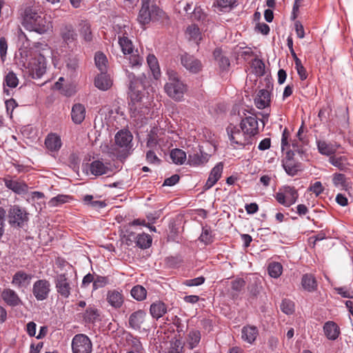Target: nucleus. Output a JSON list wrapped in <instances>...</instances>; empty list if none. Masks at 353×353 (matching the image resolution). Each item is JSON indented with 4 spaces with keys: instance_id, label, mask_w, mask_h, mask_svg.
Here are the masks:
<instances>
[{
    "instance_id": "31",
    "label": "nucleus",
    "mask_w": 353,
    "mask_h": 353,
    "mask_svg": "<svg viewBox=\"0 0 353 353\" xmlns=\"http://www.w3.org/2000/svg\"><path fill=\"white\" fill-rule=\"evenodd\" d=\"M94 85L99 90L105 91L112 86V81L110 75L106 72H102L95 78Z\"/></svg>"
},
{
    "instance_id": "4",
    "label": "nucleus",
    "mask_w": 353,
    "mask_h": 353,
    "mask_svg": "<svg viewBox=\"0 0 353 353\" xmlns=\"http://www.w3.org/2000/svg\"><path fill=\"white\" fill-rule=\"evenodd\" d=\"M142 6L138 15V21L144 26L151 21H159L165 17V13L152 3L153 0H141Z\"/></svg>"
},
{
    "instance_id": "16",
    "label": "nucleus",
    "mask_w": 353,
    "mask_h": 353,
    "mask_svg": "<svg viewBox=\"0 0 353 353\" xmlns=\"http://www.w3.org/2000/svg\"><path fill=\"white\" fill-rule=\"evenodd\" d=\"M106 301L114 309H119L124 303V296L121 290L113 289L106 294Z\"/></svg>"
},
{
    "instance_id": "56",
    "label": "nucleus",
    "mask_w": 353,
    "mask_h": 353,
    "mask_svg": "<svg viewBox=\"0 0 353 353\" xmlns=\"http://www.w3.org/2000/svg\"><path fill=\"white\" fill-rule=\"evenodd\" d=\"M8 50V43L4 37L0 38V58L3 62L6 59Z\"/></svg>"
},
{
    "instance_id": "38",
    "label": "nucleus",
    "mask_w": 353,
    "mask_h": 353,
    "mask_svg": "<svg viewBox=\"0 0 353 353\" xmlns=\"http://www.w3.org/2000/svg\"><path fill=\"white\" fill-rule=\"evenodd\" d=\"M184 344L177 338L172 339L170 346L168 350H161L159 353H181Z\"/></svg>"
},
{
    "instance_id": "64",
    "label": "nucleus",
    "mask_w": 353,
    "mask_h": 353,
    "mask_svg": "<svg viewBox=\"0 0 353 353\" xmlns=\"http://www.w3.org/2000/svg\"><path fill=\"white\" fill-rule=\"evenodd\" d=\"M261 289V286L256 281H254V282L248 287L250 292L254 296H256L260 292Z\"/></svg>"
},
{
    "instance_id": "45",
    "label": "nucleus",
    "mask_w": 353,
    "mask_h": 353,
    "mask_svg": "<svg viewBox=\"0 0 353 353\" xmlns=\"http://www.w3.org/2000/svg\"><path fill=\"white\" fill-rule=\"evenodd\" d=\"M236 0H217L214 6L220 12H228L234 7Z\"/></svg>"
},
{
    "instance_id": "53",
    "label": "nucleus",
    "mask_w": 353,
    "mask_h": 353,
    "mask_svg": "<svg viewBox=\"0 0 353 353\" xmlns=\"http://www.w3.org/2000/svg\"><path fill=\"white\" fill-rule=\"evenodd\" d=\"M252 68L257 76L263 75L265 71V65L261 59H253L252 61Z\"/></svg>"
},
{
    "instance_id": "10",
    "label": "nucleus",
    "mask_w": 353,
    "mask_h": 353,
    "mask_svg": "<svg viewBox=\"0 0 353 353\" xmlns=\"http://www.w3.org/2000/svg\"><path fill=\"white\" fill-rule=\"evenodd\" d=\"M132 135L131 132L127 130H121L119 131L114 136V141L116 146L121 149V154L118 157H125L132 148Z\"/></svg>"
},
{
    "instance_id": "1",
    "label": "nucleus",
    "mask_w": 353,
    "mask_h": 353,
    "mask_svg": "<svg viewBox=\"0 0 353 353\" xmlns=\"http://www.w3.org/2000/svg\"><path fill=\"white\" fill-rule=\"evenodd\" d=\"M21 18L22 26L30 31L43 34L52 28L50 20L32 7H27L21 13Z\"/></svg>"
},
{
    "instance_id": "17",
    "label": "nucleus",
    "mask_w": 353,
    "mask_h": 353,
    "mask_svg": "<svg viewBox=\"0 0 353 353\" xmlns=\"http://www.w3.org/2000/svg\"><path fill=\"white\" fill-rule=\"evenodd\" d=\"M240 125L241 128L247 130L249 134L253 138L259 132L258 120L254 115L248 116L243 119Z\"/></svg>"
},
{
    "instance_id": "36",
    "label": "nucleus",
    "mask_w": 353,
    "mask_h": 353,
    "mask_svg": "<svg viewBox=\"0 0 353 353\" xmlns=\"http://www.w3.org/2000/svg\"><path fill=\"white\" fill-rule=\"evenodd\" d=\"M150 311L151 315L158 319L167 312V307L163 302H155L150 305Z\"/></svg>"
},
{
    "instance_id": "27",
    "label": "nucleus",
    "mask_w": 353,
    "mask_h": 353,
    "mask_svg": "<svg viewBox=\"0 0 353 353\" xmlns=\"http://www.w3.org/2000/svg\"><path fill=\"white\" fill-rule=\"evenodd\" d=\"M291 151L287 152V159L283 161V166L285 172L291 176L295 175L301 169L299 163H295L291 158Z\"/></svg>"
},
{
    "instance_id": "9",
    "label": "nucleus",
    "mask_w": 353,
    "mask_h": 353,
    "mask_svg": "<svg viewBox=\"0 0 353 353\" xmlns=\"http://www.w3.org/2000/svg\"><path fill=\"white\" fill-rule=\"evenodd\" d=\"M54 285L57 294L64 299H68L73 288V283L68 274H59L54 278Z\"/></svg>"
},
{
    "instance_id": "14",
    "label": "nucleus",
    "mask_w": 353,
    "mask_h": 353,
    "mask_svg": "<svg viewBox=\"0 0 353 353\" xmlns=\"http://www.w3.org/2000/svg\"><path fill=\"white\" fill-rule=\"evenodd\" d=\"M8 219L10 225L21 227L28 221V214L24 210L14 205L9 210Z\"/></svg>"
},
{
    "instance_id": "34",
    "label": "nucleus",
    "mask_w": 353,
    "mask_h": 353,
    "mask_svg": "<svg viewBox=\"0 0 353 353\" xmlns=\"http://www.w3.org/2000/svg\"><path fill=\"white\" fill-rule=\"evenodd\" d=\"M147 63L153 77L157 80L161 77V70L157 59L154 54H148Z\"/></svg>"
},
{
    "instance_id": "21",
    "label": "nucleus",
    "mask_w": 353,
    "mask_h": 353,
    "mask_svg": "<svg viewBox=\"0 0 353 353\" xmlns=\"http://www.w3.org/2000/svg\"><path fill=\"white\" fill-rule=\"evenodd\" d=\"M31 279V274L23 271H18L13 275L12 284L19 288H26L30 284Z\"/></svg>"
},
{
    "instance_id": "47",
    "label": "nucleus",
    "mask_w": 353,
    "mask_h": 353,
    "mask_svg": "<svg viewBox=\"0 0 353 353\" xmlns=\"http://www.w3.org/2000/svg\"><path fill=\"white\" fill-rule=\"evenodd\" d=\"M147 291L141 285H136L131 290L132 296L137 301H143L146 298Z\"/></svg>"
},
{
    "instance_id": "28",
    "label": "nucleus",
    "mask_w": 353,
    "mask_h": 353,
    "mask_svg": "<svg viewBox=\"0 0 353 353\" xmlns=\"http://www.w3.org/2000/svg\"><path fill=\"white\" fill-rule=\"evenodd\" d=\"M71 117L74 123H81L85 117V106L81 103L74 104L72 108Z\"/></svg>"
},
{
    "instance_id": "51",
    "label": "nucleus",
    "mask_w": 353,
    "mask_h": 353,
    "mask_svg": "<svg viewBox=\"0 0 353 353\" xmlns=\"http://www.w3.org/2000/svg\"><path fill=\"white\" fill-rule=\"evenodd\" d=\"M19 84V79L15 73L13 72H9L5 77L4 85L8 87L14 88H16Z\"/></svg>"
},
{
    "instance_id": "52",
    "label": "nucleus",
    "mask_w": 353,
    "mask_h": 353,
    "mask_svg": "<svg viewBox=\"0 0 353 353\" xmlns=\"http://www.w3.org/2000/svg\"><path fill=\"white\" fill-rule=\"evenodd\" d=\"M200 340V332H190L187 338V345L190 349H193L198 345Z\"/></svg>"
},
{
    "instance_id": "57",
    "label": "nucleus",
    "mask_w": 353,
    "mask_h": 353,
    "mask_svg": "<svg viewBox=\"0 0 353 353\" xmlns=\"http://www.w3.org/2000/svg\"><path fill=\"white\" fill-rule=\"evenodd\" d=\"M205 282V278L203 276H199L197 278L186 280L184 284L189 287L199 286Z\"/></svg>"
},
{
    "instance_id": "25",
    "label": "nucleus",
    "mask_w": 353,
    "mask_h": 353,
    "mask_svg": "<svg viewBox=\"0 0 353 353\" xmlns=\"http://www.w3.org/2000/svg\"><path fill=\"white\" fill-rule=\"evenodd\" d=\"M3 300L10 306L15 307L21 303L18 294L10 288L4 289L1 293Z\"/></svg>"
},
{
    "instance_id": "42",
    "label": "nucleus",
    "mask_w": 353,
    "mask_h": 353,
    "mask_svg": "<svg viewBox=\"0 0 353 353\" xmlns=\"http://www.w3.org/2000/svg\"><path fill=\"white\" fill-rule=\"evenodd\" d=\"M268 271L271 277L277 279L283 272V266L279 262H271L268 265Z\"/></svg>"
},
{
    "instance_id": "13",
    "label": "nucleus",
    "mask_w": 353,
    "mask_h": 353,
    "mask_svg": "<svg viewBox=\"0 0 353 353\" xmlns=\"http://www.w3.org/2000/svg\"><path fill=\"white\" fill-rule=\"evenodd\" d=\"M72 348L73 353H91L92 343L86 335L80 334L74 337Z\"/></svg>"
},
{
    "instance_id": "3",
    "label": "nucleus",
    "mask_w": 353,
    "mask_h": 353,
    "mask_svg": "<svg viewBox=\"0 0 353 353\" xmlns=\"http://www.w3.org/2000/svg\"><path fill=\"white\" fill-rule=\"evenodd\" d=\"M168 81L164 86L166 94L175 101H181L186 92V85L179 78V75L173 70L167 71Z\"/></svg>"
},
{
    "instance_id": "50",
    "label": "nucleus",
    "mask_w": 353,
    "mask_h": 353,
    "mask_svg": "<svg viewBox=\"0 0 353 353\" xmlns=\"http://www.w3.org/2000/svg\"><path fill=\"white\" fill-rule=\"evenodd\" d=\"M199 241L205 245H209L213 241L212 231L209 228H203L202 232L199 238Z\"/></svg>"
},
{
    "instance_id": "12",
    "label": "nucleus",
    "mask_w": 353,
    "mask_h": 353,
    "mask_svg": "<svg viewBox=\"0 0 353 353\" xmlns=\"http://www.w3.org/2000/svg\"><path fill=\"white\" fill-rule=\"evenodd\" d=\"M51 285L46 279H39L35 281L32 285V294L39 301H44L49 296Z\"/></svg>"
},
{
    "instance_id": "19",
    "label": "nucleus",
    "mask_w": 353,
    "mask_h": 353,
    "mask_svg": "<svg viewBox=\"0 0 353 353\" xmlns=\"http://www.w3.org/2000/svg\"><path fill=\"white\" fill-rule=\"evenodd\" d=\"M223 170L222 162L218 163L211 170L208 179L204 185L205 190L211 188L221 178Z\"/></svg>"
},
{
    "instance_id": "58",
    "label": "nucleus",
    "mask_w": 353,
    "mask_h": 353,
    "mask_svg": "<svg viewBox=\"0 0 353 353\" xmlns=\"http://www.w3.org/2000/svg\"><path fill=\"white\" fill-rule=\"evenodd\" d=\"M245 282L242 279H236L231 283L232 289L236 292H240L245 286Z\"/></svg>"
},
{
    "instance_id": "15",
    "label": "nucleus",
    "mask_w": 353,
    "mask_h": 353,
    "mask_svg": "<svg viewBox=\"0 0 353 353\" xmlns=\"http://www.w3.org/2000/svg\"><path fill=\"white\" fill-rule=\"evenodd\" d=\"M181 62L182 65L187 70L193 74L199 72L203 68L201 61L188 54H185L181 56Z\"/></svg>"
},
{
    "instance_id": "7",
    "label": "nucleus",
    "mask_w": 353,
    "mask_h": 353,
    "mask_svg": "<svg viewBox=\"0 0 353 353\" xmlns=\"http://www.w3.org/2000/svg\"><path fill=\"white\" fill-rule=\"evenodd\" d=\"M168 143V137L165 131L157 127L153 128L148 135L147 147L152 149H163L167 147Z\"/></svg>"
},
{
    "instance_id": "49",
    "label": "nucleus",
    "mask_w": 353,
    "mask_h": 353,
    "mask_svg": "<svg viewBox=\"0 0 353 353\" xmlns=\"http://www.w3.org/2000/svg\"><path fill=\"white\" fill-rule=\"evenodd\" d=\"M80 33L87 41L92 40L90 25L87 21H81L79 24Z\"/></svg>"
},
{
    "instance_id": "63",
    "label": "nucleus",
    "mask_w": 353,
    "mask_h": 353,
    "mask_svg": "<svg viewBox=\"0 0 353 353\" xmlns=\"http://www.w3.org/2000/svg\"><path fill=\"white\" fill-rule=\"evenodd\" d=\"M294 28H295V31L297 34V37L300 39L303 38L305 36V32H304L303 26L301 24V23L299 21H296L294 23Z\"/></svg>"
},
{
    "instance_id": "40",
    "label": "nucleus",
    "mask_w": 353,
    "mask_h": 353,
    "mask_svg": "<svg viewBox=\"0 0 353 353\" xmlns=\"http://www.w3.org/2000/svg\"><path fill=\"white\" fill-rule=\"evenodd\" d=\"M213 55L214 59L217 61L221 68L225 70L230 66V61L228 58L223 55L221 49H215L213 52Z\"/></svg>"
},
{
    "instance_id": "37",
    "label": "nucleus",
    "mask_w": 353,
    "mask_h": 353,
    "mask_svg": "<svg viewBox=\"0 0 353 353\" xmlns=\"http://www.w3.org/2000/svg\"><path fill=\"white\" fill-rule=\"evenodd\" d=\"M94 61L96 66L101 71V73L107 72L108 59L103 52H97L94 56Z\"/></svg>"
},
{
    "instance_id": "33",
    "label": "nucleus",
    "mask_w": 353,
    "mask_h": 353,
    "mask_svg": "<svg viewBox=\"0 0 353 353\" xmlns=\"http://www.w3.org/2000/svg\"><path fill=\"white\" fill-rule=\"evenodd\" d=\"M145 313L142 310H138L133 312L129 318V324L130 327L134 330H139L144 321Z\"/></svg>"
},
{
    "instance_id": "59",
    "label": "nucleus",
    "mask_w": 353,
    "mask_h": 353,
    "mask_svg": "<svg viewBox=\"0 0 353 353\" xmlns=\"http://www.w3.org/2000/svg\"><path fill=\"white\" fill-rule=\"evenodd\" d=\"M256 334L257 332H241V339L248 344H252L256 338Z\"/></svg>"
},
{
    "instance_id": "11",
    "label": "nucleus",
    "mask_w": 353,
    "mask_h": 353,
    "mask_svg": "<svg viewBox=\"0 0 353 353\" xmlns=\"http://www.w3.org/2000/svg\"><path fill=\"white\" fill-rule=\"evenodd\" d=\"M298 196V192L294 188L285 186L282 191L276 194L275 198L280 204L290 207L296 201Z\"/></svg>"
},
{
    "instance_id": "30",
    "label": "nucleus",
    "mask_w": 353,
    "mask_h": 353,
    "mask_svg": "<svg viewBox=\"0 0 353 353\" xmlns=\"http://www.w3.org/2000/svg\"><path fill=\"white\" fill-rule=\"evenodd\" d=\"M5 185L8 189L18 194H24L28 191V185L22 181L6 179Z\"/></svg>"
},
{
    "instance_id": "8",
    "label": "nucleus",
    "mask_w": 353,
    "mask_h": 353,
    "mask_svg": "<svg viewBox=\"0 0 353 353\" xmlns=\"http://www.w3.org/2000/svg\"><path fill=\"white\" fill-rule=\"evenodd\" d=\"M114 31L118 36V42L124 54H130L133 51V44L129 39V27L126 25L117 24L114 27Z\"/></svg>"
},
{
    "instance_id": "39",
    "label": "nucleus",
    "mask_w": 353,
    "mask_h": 353,
    "mask_svg": "<svg viewBox=\"0 0 353 353\" xmlns=\"http://www.w3.org/2000/svg\"><path fill=\"white\" fill-rule=\"evenodd\" d=\"M170 156L173 163L179 165L183 164L187 159L185 152L183 150L177 148L172 150Z\"/></svg>"
},
{
    "instance_id": "55",
    "label": "nucleus",
    "mask_w": 353,
    "mask_h": 353,
    "mask_svg": "<svg viewBox=\"0 0 353 353\" xmlns=\"http://www.w3.org/2000/svg\"><path fill=\"white\" fill-rule=\"evenodd\" d=\"M295 68L297 70V73H298L300 79L301 80L306 79L307 77V71L305 69V68L303 67V65H302L301 60L298 57H296V59H295Z\"/></svg>"
},
{
    "instance_id": "62",
    "label": "nucleus",
    "mask_w": 353,
    "mask_h": 353,
    "mask_svg": "<svg viewBox=\"0 0 353 353\" xmlns=\"http://www.w3.org/2000/svg\"><path fill=\"white\" fill-rule=\"evenodd\" d=\"M107 283V279L105 277L98 276L93 281V289L97 290L98 288L103 287Z\"/></svg>"
},
{
    "instance_id": "22",
    "label": "nucleus",
    "mask_w": 353,
    "mask_h": 353,
    "mask_svg": "<svg viewBox=\"0 0 353 353\" xmlns=\"http://www.w3.org/2000/svg\"><path fill=\"white\" fill-rule=\"evenodd\" d=\"M317 147L319 152L325 156H334L337 150L341 148L340 144L326 143L324 141H318Z\"/></svg>"
},
{
    "instance_id": "43",
    "label": "nucleus",
    "mask_w": 353,
    "mask_h": 353,
    "mask_svg": "<svg viewBox=\"0 0 353 353\" xmlns=\"http://www.w3.org/2000/svg\"><path fill=\"white\" fill-rule=\"evenodd\" d=\"M128 55L129 64L132 70H136L142 65L143 58L139 54L137 50Z\"/></svg>"
},
{
    "instance_id": "20",
    "label": "nucleus",
    "mask_w": 353,
    "mask_h": 353,
    "mask_svg": "<svg viewBox=\"0 0 353 353\" xmlns=\"http://www.w3.org/2000/svg\"><path fill=\"white\" fill-rule=\"evenodd\" d=\"M45 145L50 152H58L62 146L61 137L57 133H50L45 139Z\"/></svg>"
},
{
    "instance_id": "6",
    "label": "nucleus",
    "mask_w": 353,
    "mask_h": 353,
    "mask_svg": "<svg viewBox=\"0 0 353 353\" xmlns=\"http://www.w3.org/2000/svg\"><path fill=\"white\" fill-rule=\"evenodd\" d=\"M126 74L129 80V89L132 100L139 101L141 99L142 90L147 85V77L144 73L137 76L132 72L126 70Z\"/></svg>"
},
{
    "instance_id": "29",
    "label": "nucleus",
    "mask_w": 353,
    "mask_h": 353,
    "mask_svg": "<svg viewBox=\"0 0 353 353\" xmlns=\"http://www.w3.org/2000/svg\"><path fill=\"white\" fill-rule=\"evenodd\" d=\"M131 237L136 239L137 245L142 249H146L152 244V239L149 234L142 233L135 236L134 234L131 233L126 239V241H132Z\"/></svg>"
},
{
    "instance_id": "48",
    "label": "nucleus",
    "mask_w": 353,
    "mask_h": 353,
    "mask_svg": "<svg viewBox=\"0 0 353 353\" xmlns=\"http://www.w3.org/2000/svg\"><path fill=\"white\" fill-rule=\"evenodd\" d=\"M100 312L94 307H88L85 312L84 318L86 321L94 322L99 319Z\"/></svg>"
},
{
    "instance_id": "44",
    "label": "nucleus",
    "mask_w": 353,
    "mask_h": 353,
    "mask_svg": "<svg viewBox=\"0 0 353 353\" xmlns=\"http://www.w3.org/2000/svg\"><path fill=\"white\" fill-rule=\"evenodd\" d=\"M71 199L70 196L66 194H59L54 197H52L48 201V205L50 207H58L63 203H68Z\"/></svg>"
},
{
    "instance_id": "35",
    "label": "nucleus",
    "mask_w": 353,
    "mask_h": 353,
    "mask_svg": "<svg viewBox=\"0 0 353 353\" xmlns=\"http://www.w3.org/2000/svg\"><path fill=\"white\" fill-rule=\"evenodd\" d=\"M301 285L307 292H314L316 290L317 283L313 275L305 274L302 276Z\"/></svg>"
},
{
    "instance_id": "32",
    "label": "nucleus",
    "mask_w": 353,
    "mask_h": 353,
    "mask_svg": "<svg viewBox=\"0 0 353 353\" xmlns=\"http://www.w3.org/2000/svg\"><path fill=\"white\" fill-rule=\"evenodd\" d=\"M61 35L67 44L72 43L77 37V34L72 25L63 26L61 30Z\"/></svg>"
},
{
    "instance_id": "5",
    "label": "nucleus",
    "mask_w": 353,
    "mask_h": 353,
    "mask_svg": "<svg viewBox=\"0 0 353 353\" xmlns=\"http://www.w3.org/2000/svg\"><path fill=\"white\" fill-rule=\"evenodd\" d=\"M226 131L228 135L230 144L236 149L243 148L246 145H252L253 137L249 134L247 130L239 126L230 124Z\"/></svg>"
},
{
    "instance_id": "2",
    "label": "nucleus",
    "mask_w": 353,
    "mask_h": 353,
    "mask_svg": "<svg viewBox=\"0 0 353 353\" xmlns=\"http://www.w3.org/2000/svg\"><path fill=\"white\" fill-rule=\"evenodd\" d=\"M52 50L48 45H44L41 51L36 52L26 67L28 74L32 79H40L46 72V57H50Z\"/></svg>"
},
{
    "instance_id": "41",
    "label": "nucleus",
    "mask_w": 353,
    "mask_h": 353,
    "mask_svg": "<svg viewBox=\"0 0 353 353\" xmlns=\"http://www.w3.org/2000/svg\"><path fill=\"white\" fill-rule=\"evenodd\" d=\"M186 35L189 40H192L196 43L201 39V33L196 25H191L187 28Z\"/></svg>"
},
{
    "instance_id": "24",
    "label": "nucleus",
    "mask_w": 353,
    "mask_h": 353,
    "mask_svg": "<svg viewBox=\"0 0 353 353\" xmlns=\"http://www.w3.org/2000/svg\"><path fill=\"white\" fill-rule=\"evenodd\" d=\"M329 162L333 166L344 172H346L349 169V167L352 165V163L349 161V159L346 156H331L329 158Z\"/></svg>"
},
{
    "instance_id": "46",
    "label": "nucleus",
    "mask_w": 353,
    "mask_h": 353,
    "mask_svg": "<svg viewBox=\"0 0 353 353\" xmlns=\"http://www.w3.org/2000/svg\"><path fill=\"white\" fill-rule=\"evenodd\" d=\"M332 181L336 187H341L347 190L350 187V183L347 182L345 176L343 174L336 173L333 175Z\"/></svg>"
},
{
    "instance_id": "54",
    "label": "nucleus",
    "mask_w": 353,
    "mask_h": 353,
    "mask_svg": "<svg viewBox=\"0 0 353 353\" xmlns=\"http://www.w3.org/2000/svg\"><path fill=\"white\" fill-rule=\"evenodd\" d=\"M281 310L288 315L292 314L294 312V302L288 299L283 300L281 304Z\"/></svg>"
},
{
    "instance_id": "23",
    "label": "nucleus",
    "mask_w": 353,
    "mask_h": 353,
    "mask_svg": "<svg viewBox=\"0 0 353 353\" xmlns=\"http://www.w3.org/2000/svg\"><path fill=\"white\" fill-rule=\"evenodd\" d=\"M90 170L91 174L95 176L108 174L111 172L108 164L103 163L101 160L92 161L90 165Z\"/></svg>"
},
{
    "instance_id": "61",
    "label": "nucleus",
    "mask_w": 353,
    "mask_h": 353,
    "mask_svg": "<svg viewBox=\"0 0 353 353\" xmlns=\"http://www.w3.org/2000/svg\"><path fill=\"white\" fill-rule=\"evenodd\" d=\"M146 160L150 163H157L159 164L160 163V159L156 155V154L152 150H149L146 153Z\"/></svg>"
},
{
    "instance_id": "18",
    "label": "nucleus",
    "mask_w": 353,
    "mask_h": 353,
    "mask_svg": "<svg viewBox=\"0 0 353 353\" xmlns=\"http://www.w3.org/2000/svg\"><path fill=\"white\" fill-rule=\"evenodd\" d=\"M210 156L201 149L190 152L188 154V163L192 166H198L208 161Z\"/></svg>"
},
{
    "instance_id": "60",
    "label": "nucleus",
    "mask_w": 353,
    "mask_h": 353,
    "mask_svg": "<svg viewBox=\"0 0 353 353\" xmlns=\"http://www.w3.org/2000/svg\"><path fill=\"white\" fill-rule=\"evenodd\" d=\"M309 190H310V191H311L314 194H315L316 196H319L323 192L324 188L322 185L321 182L316 181L314 184L310 185V187L309 188Z\"/></svg>"
},
{
    "instance_id": "26",
    "label": "nucleus",
    "mask_w": 353,
    "mask_h": 353,
    "mask_svg": "<svg viewBox=\"0 0 353 353\" xmlns=\"http://www.w3.org/2000/svg\"><path fill=\"white\" fill-rule=\"evenodd\" d=\"M270 103V92L265 89L260 90L254 99V104L259 109H264Z\"/></svg>"
}]
</instances>
